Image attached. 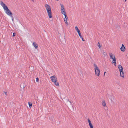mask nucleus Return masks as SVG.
Wrapping results in <instances>:
<instances>
[{"label":"nucleus","mask_w":128,"mask_h":128,"mask_svg":"<svg viewBox=\"0 0 128 128\" xmlns=\"http://www.w3.org/2000/svg\"><path fill=\"white\" fill-rule=\"evenodd\" d=\"M45 7L46 8L48 17L49 18H52V12L50 6L48 4H46L45 5Z\"/></svg>","instance_id":"obj_1"},{"label":"nucleus","mask_w":128,"mask_h":128,"mask_svg":"<svg viewBox=\"0 0 128 128\" xmlns=\"http://www.w3.org/2000/svg\"><path fill=\"white\" fill-rule=\"evenodd\" d=\"M94 67L95 72L96 75L98 76H99L100 75V70L98 68L97 65L95 64H94Z\"/></svg>","instance_id":"obj_2"},{"label":"nucleus","mask_w":128,"mask_h":128,"mask_svg":"<svg viewBox=\"0 0 128 128\" xmlns=\"http://www.w3.org/2000/svg\"><path fill=\"white\" fill-rule=\"evenodd\" d=\"M4 10L5 11L6 13L9 16L11 15L12 13L8 7L4 9Z\"/></svg>","instance_id":"obj_3"},{"label":"nucleus","mask_w":128,"mask_h":128,"mask_svg":"<svg viewBox=\"0 0 128 128\" xmlns=\"http://www.w3.org/2000/svg\"><path fill=\"white\" fill-rule=\"evenodd\" d=\"M50 78L52 81L53 82H54V81H56L57 80V78L55 75L51 76Z\"/></svg>","instance_id":"obj_4"},{"label":"nucleus","mask_w":128,"mask_h":128,"mask_svg":"<svg viewBox=\"0 0 128 128\" xmlns=\"http://www.w3.org/2000/svg\"><path fill=\"white\" fill-rule=\"evenodd\" d=\"M60 5L61 7V12L62 13V14H63L64 12H66L64 11V6L62 4H60Z\"/></svg>","instance_id":"obj_5"},{"label":"nucleus","mask_w":128,"mask_h":128,"mask_svg":"<svg viewBox=\"0 0 128 128\" xmlns=\"http://www.w3.org/2000/svg\"><path fill=\"white\" fill-rule=\"evenodd\" d=\"M118 67L119 69L120 72H121L122 71V70H123V68L121 65H118Z\"/></svg>","instance_id":"obj_6"},{"label":"nucleus","mask_w":128,"mask_h":128,"mask_svg":"<svg viewBox=\"0 0 128 128\" xmlns=\"http://www.w3.org/2000/svg\"><path fill=\"white\" fill-rule=\"evenodd\" d=\"M120 49L121 50L122 52H124L125 50L126 49V48H125L124 45V44H122V46H121V48H120Z\"/></svg>","instance_id":"obj_7"},{"label":"nucleus","mask_w":128,"mask_h":128,"mask_svg":"<svg viewBox=\"0 0 128 128\" xmlns=\"http://www.w3.org/2000/svg\"><path fill=\"white\" fill-rule=\"evenodd\" d=\"M0 3L1 5L2 6L4 9L7 7V6L2 2H1Z\"/></svg>","instance_id":"obj_8"},{"label":"nucleus","mask_w":128,"mask_h":128,"mask_svg":"<svg viewBox=\"0 0 128 128\" xmlns=\"http://www.w3.org/2000/svg\"><path fill=\"white\" fill-rule=\"evenodd\" d=\"M63 14L65 18L64 19V21H66V20H67V19H68V17L67 16L66 13V12H64L63 13Z\"/></svg>","instance_id":"obj_9"},{"label":"nucleus","mask_w":128,"mask_h":128,"mask_svg":"<svg viewBox=\"0 0 128 128\" xmlns=\"http://www.w3.org/2000/svg\"><path fill=\"white\" fill-rule=\"evenodd\" d=\"M26 86V85L24 84H22L20 85V87L22 88H24Z\"/></svg>","instance_id":"obj_10"},{"label":"nucleus","mask_w":128,"mask_h":128,"mask_svg":"<svg viewBox=\"0 0 128 128\" xmlns=\"http://www.w3.org/2000/svg\"><path fill=\"white\" fill-rule=\"evenodd\" d=\"M124 72H123V70H122V71L121 72H120V76L121 77H122L123 78H124Z\"/></svg>","instance_id":"obj_11"},{"label":"nucleus","mask_w":128,"mask_h":128,"mask_svg":"<svg viewBox=\"0 0 128 128\" xmlns=\"http://www.w3.org/2000/svg\"><path fill=\"white\" fill-rule=\"evenodd\" d=\"M33 44L34 46L36 48H38V44L35 42H33Z\"/></svg>","instance_id":"obj_12"},{"label":"nucleus","mask_w":128,"mask_h":128,"mask_svg":"<svg viewBox=\"0 0 128 128\" xmlns=\"http://www.w3.org/2000/svg\"><path fill=\"white\" fill-rule=\"evenodd\" d=\"M102 105L104 106H106V104L104 100H103L102 102Z\"/></svg>","instance_id":"obj_13"},{"label":"nucleus","mask_w":128,"mask_h":128,"mask_svg":"<svg viewBox=\"0 0 128 128\" xmlns=\"http://www.w3.org/2000/svg\"><path fill=\"white\" fill-rule=\"evenodd\" d=\"M54 84L56 86H58L59 85V83L58 82H57V80L56 81H54Z\"/></svg>","instance_id":"obj_14"},{"label":"nucleus","mask_w":128,"mask_h":128,"mask_svg":"<svg viewBox=\"0 0 128 128\" xmlns=\"http://www.w3.org/2000/svg\"><path fill=\"white\" fill-rule=\"evenodd\" d=\"M67 102H68V104L69 106H70L72 105V103L70 101H69L68 100H67Z\"/></svg>","instance_id":"obj_15"},{"label":"nucleus","mask_w":128,"mask_h":128,"mask_svg":"<svg viewBox=\"0 0 128 128\" xmlns=\"http://www.w3.org/2000/svg\"><path fill=\"white\" fill-rule=\"evenodd\" d=\"M28 104L29 105V107H30V108H31L32 106V103L31 102H28Z\"/></svg>","instance_id":"obj_16"},{"label":"nucleus","mask_w":128,"mask_h":128,"mask_svg":"<svg viewBox=\"0 0 128 128\" xmlns=\"http://www.w3.org/2000/svg\"><path fill=\"white\" fill-rule=\"evenodd\" d=\"M114 54L112 53H110V58L111 59L113 58V56Z\"/></svg>","instance_id":"obj_17"},{"label":"nucleus","mask_w":128,"mask_h":128,"mask_svg":"<svg viewBox=\"0 0 128 128\" xmlns=\"http://www.w3.org/2000/svg\"><path fill=\"white\" fill-rule=\"evenodd\" d=\"M79 35L80 37L82 38V40L83 41H85L84 39L83 38V37L82 36L81 34Z\"/></svg>","instance_id":"obj_18"},{"label":"nucleus","mask_w":128,"mask_h":128,"mask_svg":"<svg viewBox=\"0 0 128 128\" xmlns=\"http://www.w3.org/2000/svg\"><path fill=\"white\" fill-rule=\"evenodd\" d=\"M112 59H113V61H114L113 62H114L115 63V62H116V58L115 56H114V58H113Z\"/></svg>","instance_id":"obj_19"},{"label":"nucleus","mask_w":128,"mask_h":128,"mask_svg":"<svg viewBox=\"0 0 128 128\" xmlns=\"http://www.w3.org/2000/svg\"><path fill=\"white\" fill-rule=\"evenodd\" d=\"M88 123H89V125L90 124H92L91 123V121L88 118Z\"/></svg>","instance_id":"obj_20"},{"label":"nucleus","mask_w":128,"mask_h":128,"mask_svg":"<svg viewBox=\"0 0 128 128\" xmlns=\"http://www.w3.org/2000/svg\"><path fill=\"white\" fill-rule=\"evenodd\" d=\"M75 29L76 30L77 32L78 31L80 30L78 28V27L77 26H76L75 27Z\"/></svg>","instance_id":"obj_21"},{"label":"nucleus","mask_w":128,"mask_h":128,"mask_svg":"<svg viewBox=\"0 0 128 128\" xmlns=\"http://www.w3.org/2000/svg\"><path fill=\"white\" fill-rule=\"evenodd\" d=\"M97 45L99 48H100L101 46H100V43L99 42H98L97 44Z\"/></svg>","instance_id":"obj_22"},{"label":"nucleus","mask_w":128,"mask_h":128,"mask_svg":"<svg viewBox=\"0 0 128 128\" xmlns=\"http://www.w3.org/2000/svg\"><path fill=\"white\" fill-rule=\"evenodd\" d=\"M90 127V128H94L93 127V126L92 124H90L89 125Z\"/></svg>","instance_id":"obj_23"},{"label":"nucleus","mask_w":128,"mask_h":128,"mask_svg":"<svg viewBox=\"0 0 128 128\" xmlns=\"http://www.w3.org/2000/svg\"><path fill=\"white\" fill-rule=\"evenodd\" d=\"M66 24V26H68V22H67V20H66V21H64Z\"/></svg>","instance_id":"obj_24"},{"label":"nucleus","mask_w":128,"mask_h":128,"mask_svg":"<svg viewBox=\"0 0 128 128\" xmlns=\"http://www.w3.org/2000/svg\"><path fill=\"white\" fill-rule=\"evenodd\" d=\"M77 32L78 33V35H80V34H81L80 33V30H79Z\"/></svg>","instance_id":"obj_25"},{"label":"nucleus","mask_w":128,"mask_h":128,"mask_svg":"<svg viewBox=\"0 0 128 128\" xmlns=\"http://www.w3.org/2000/svg\"><path fill=\"white\" fill-rule=\"evenodd\" d=\"M103 54L104 56H106L107 55L106 53L105 52H103Z\"/></svg>","instance_id":"obj_26"},{"label":"nucleus","mask_w":128,"mask_h":128,"mask_svg":"<svg viewBox=\"0 0 128 128\" xmlns=\"http://www.w3.org/2000/svg\"><path fill=\"white\" fill-rule=\"evenodd\" d=\"M12 13L11 15H10L9 16L11 17V18H14L12 16Z\"/></svg>","instance_id":"obj_27"},{"label":"nucleus","mask_w":128,"mask_h":128,"mask_svg":"<svg viewBox=\"0 0 128 128\" xmlns=\"http://www.w3.org/2000/svg\"><path fill=\"white\" fill-rule=\"evenodd\" d=\"M16 34L15 32H14L13 33V34H12V36L13 37H14Z\"/></svg>","instance_id":"obj_28"},{"label":"nucleus","mask_w":128,"mask_h":128,"mask_svg":"<svg viewBox=\"0 0 128 128\" xmlns=\"http://www.w3.org/2000/svg\"><path fill=\"white\" fill-rule=\"evenodd\" d=\"M39 80V79L38 78H36V82H38Z\"/></svg>","instance_id":"obj_29"},{"label":"nucleus","mask_w":128,"mask_h":128,"mask_svg":"<svg viewBox=\"0 0 128 128\" xmlns=\"http://www.w3.org/2000/svg\"><path fill=\"white\" fill-rule=\"evenodd\" d=\"M112 63H114V65L115 66H116V62H115V63L114 62H113Z\"/></svg>","instance_id":"obj_30"},{"label":"nucleus","mask_w":128,"mask_h":128,"mask_svg":"<svg viewBox=\"0 0 128 128\" xmlns=\"http://www.w3.org/2000/svg\"><path fill=\"white\" fill-rule=\"evenodd\" d=\"M4 92V93H5V95L6 96H7V93L6 92Z\"/></svg>","instance_id":"obj_31"},{"label":"nucleus","mask_w":128,"mask_h":128,"mask_svg":"<svg viewBox=\"0 0 128 128\" xmlns=\"http://www.w3.org/2000/svg\"><path fill=\"white\" fill-rule=\"evenodd\" d=\"M116 27L118 28V29H119L120 28V26H118H118H116Z\"/></svg>","instance_id":"obj_32"},{"label":"nucleus","mask_w":128,"mask_h":128,"mask_svg":"<svg viewBox=\"0 0 128 128\" xmlns=\"http://www.w3.org/2000/svg\"><path fill=\"white\" fill-rule=\"evenodd\" d=\"M51 118H52V121L53 120V119H54V118L53 116H52L51 117Z\"/></svg>","instance_id":"obj_33"},{"label":"nucleus","mask_w":128,"mask_h":128,"mask_svg":"<svg viewBox=\"0 0 128 128\" xmlns=\"http://www.w3.org/2000/svg\"><path fill=\"white\" fill-rule=\"evenodd\" d=\"M106 73V72H104V75H105V74Z\"/></svg>","instance_id":"obj_34"},{"label":"nucleus","mask_w":128,"mask_h":128,"mask_svg":"<svg viewBox=\"0 0 128 128\" xmlns=\"http://www.w3.org/2000/svg\"><path fill=\"white\" fill-rule=\"evenodd\" d=\"M12 21L13 22L14 21V18H12Z\"/></svg>","instance_id":"obj_35"},{"label":"nucleus","mask_w":128,"mask_h":128,"mask_svg":"<svg viewBox=\"0 0 128 128\" xmlns=\"http://www.w3.org/2000/svg\"><path fill=\"white\" fill-rule=\"evenodd\" d=\"M126 0H125V2H126Z\"/></svg>","instance_id":"obj_36"},{"label":"nucleus","mask_w":128,"mask_h":128,"mask_svg":"<svg viewBox=\"0 0 128 128\" xmlns=\"http://www.w3.org/2000/svg\"><path fill=\"white\" fill-rule=\"evenodd\" d=\"M32 0L33 1V2H34V0Z\"/></svg>","instance_id":"obj_37"},{"label":"nucleus","mask_w":128,"mask_h":128,"mask_svg":"<svg viewBox=\"0 0 128 128\" xmlns=\"http://www.w3.org/2000/svg\"><path fill=\"white\" fill-rule=\"evenodd\" d=\"M57 1H58L59 0H56Z\"/></svg>","instance_id":"obj_38"}]
</instances>
